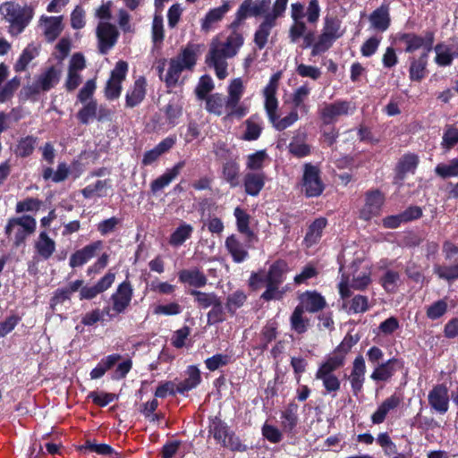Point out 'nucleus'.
Wrapping results in <instances>:
<instances>
[{"label":"nucleus","instance_id":"nucleus-1","mask_svg":"<svg viewBox=\"0 0 458 458\" xmlns=\"http://www.w3.org/2000/svg\"><path fill=\"white\" fill-rule=\"evenodd\" d=\"M243 37L236 32H232L225 39L215 38L212 39L208 52L206 55V63L213 67L219 80L227 77V59L235 56L243 45Z\"/></svg>","mask_w":458,"mask_h":458},{"label":"nucleus","instance_id":"nucleus-2","mask_svg":"<svg viewBox=\"0 0 458 458\" xmlns=\"http://www.w3.org/2000/svg\"><path fill=\"white\" fill-rule=\"evenodd\" d=\"M0 15L7 24L8 33L13 37H17L30 23L34 12L27 4L21 5L14 1H7L0 4Z\"/></svg>","mask_w":458,"mask_h":458},{"label":"nucleus","instance_id":"nucleus-3","mask_svg":"<svg viewBox=\"0 0 458 458\" xmlns=\"http://www.w3.org/2000/svg\"><path fill=\"white\" fill-rule=\"evenodd\" d=\"M196 61L195 49L192 47H187L175 58L171 59L165 75L163 74L164 67L158 66L159 77L165 81L168 87L174 86L178 82L182 72L192 69Z\"/></svg>","mask_w":458,"mask_h":458},{"label":"nucleus","instance_id":"nucleus-4","mask_svg":"<svg viewBox=\"0 0 458 458\" xmlns=\"http://www.w3.org/2000/svg\"><path fill=\"white\" fill-rule=\"evenodd\" d=\"M37 222L30 216H21L11 218L6 226L5 233L8 236L13 234L14 245L20 246L26 238L32 234L36 230Z\"/></svg>","mask_w":458,"mask_h":458},{"label":"nucleus","instance_id":"nucleus-5","mask_svg":"<svg viewBox=\"0 0 458 458\" xmlns=\"http://www.w3.org/2000/svg\"><path fill=\"white\" fill-rule=\"evenodd\" d=\"M355 107L346 100L323 103L318 109V115L326 125L335 123L341 117L352 114Z\"/></svg>","mask_w":458,"mask_h":458},{"label":"nucleus","instance_id":"nucleus-6","mask_svg":"<svg viewBox=\"0 0 458 458\" xmlns=\"http://www.w3.org/2000/svg\"><path fill=\"white\" fill-rule=\"evenodd\" d=\"M128 71V64L123 61L116 63L106 82L105 95L108 99H116L122 91V82L124 81Z\"/></svg>","mask_w":458,"mask_h":458},{"label":"nucleus","instance_id":"nucleus-7","mask_svg":"<svg viewBox=\"0 0 458 458\" xmlns=\"http://www.w3.org/2000/svg\"><path fill=\"white\" fill-rule=\"evenodd\" d=\"M370 272L368 269L353 274L351 283H349L348 278H345L344 276H343L342 280L338 284L341 298L344 300L352 295L350 288L363 290L370 284Z\"/></svg>","mask_w":458,"mask_h":458},{"label":"nucleus","instance_id":"nucleus-8","mask_svg":"<svg viewBox=\"0 0 458 458\" xmlns=\"http://www.w3.org/2000/svg\"><path fill=\"white\" fill-rule=\"evenodd\" d=\"M61 70L51 66L43 72L37 81L29 88L30 94H38L41 91H48L59 81Z\"/></svg>","mask_w":458,"mask_h":458},{"label":"nucleus","instance_id":"nucleus-9","mask_svg":"<svg viewBox=\"0 0 458 458\" xmlns=\"http://www.w3.org/2000/svg\"><path fill=\"white\" fill-rule=\"evenodd\" d=\"M119 33L116 27L109 22L101 21L97 28L98 47L101 54H106L117 41Z\"/></svg>","mask_w":458,"mask_h":458},{"label":"nucleus","instance_id":"nucleus-10","mask_svg":"<svg viewBox=\"0 0 458 458\" xmlns=\"http://www.w3.org/2000/svg\"><path fill=\"white\" fill-rule=\"evenodd\" d=\"M133 295V289L127 280L121 283L111 296L112 310L117 314L123 313L130 305Z\"/></svg>","mask_w":458,"mask_h":458},{"label":"nucleus","instance_id":"nucleus-11","mask_svg":"<svg viewBox=\"0 0 458 458\" xmlns=\"http://www.w3.org/2000/svg\"><path fill=\"white\" fill-rule=\"evenodd\" d=\"M324 185L319 177L318 169L306 165L303 174V191L308 197H317L323 191Z\"/></svg>","mask_w":458,"mask_h":458},{"label":"nucleus","instance_id":"nucleus-12","mask_svg":"<svg viewBox=\"0 0 458 458\" xmlns=\"http://www.w3.org/2000/svg\"><path fill=\"white\" fill-rule=\"evenodd\" d=\"M402 40L405 43V51L412 53L420 48H423V53H429L433 48L435 34L432 31H427L423 36L415 34H404Z\"/></svg>","mask_w":458,"mask_h":458},{"label":"nucleus","instance_id":"nucleus-13","mask_svg":"<svg viewBox=\"0 0 458 458\" xmlns=\"http://www.w3.org/2000/svg\"><path fill=\"white\" fill-rule=\"evenodd\" d=\"M244 85L241 78L233 79L227 88V108L230 113H237V116L242 117L245 115V110L238 106L239 102L243 95Z\"/></svg>","mask_w":458,"mask_h":458},{"label":"nucleus","instance_id":"nucleus-14","mask_svg":"<svg viewBox=\"0 0 458 458\" xmlns=\"http://www.w3.org/2000/svg\"><path fill=\"white\" fill-rule=\"evenodd\" d=\"M428 403L432 410L445 414L449 409L448 388L444 384L436 385L428 394Z\"/></svg>","mask_w":458,"mask_h":458},{"label":"nucleus","instance_id":"nucleus-15","mask_svg":"<svg viewBox=\"0 0 458 458\" xmlns=\"http://www.w3.org/2000/svg\"><path fill=\"white\" fill-rule=\"evenodd\" d=\"M384 196L377 191H368L365 195V203L360 211V217L363 220H369L379 215L384 204Z\"/></svg>","mask_w":458,"mask_h":458},{"label":"nucleus","instance_id":"nucleus-16","mask_svg":"<svg viewBox=\"0 0 458 458\" xmlns=\"http://www.w3.org/2000/svg\"><path fill=\"white\" fill-rule=\"evenodd\" d=\"M284 269V264L276 262L273 264L268 272L253 274L250 278V284L253 288L260 287L263 282H269L273 284H280L283 281V273Z\"/></svg>","mask_w":458,"mask_h":458},{"label":"nucleus","instance_id":"nucleus-17","mask_svg":"<svg viewBox=\"0 0 458 458\" xmlns=\"http://www.w3.org/2000/svg\"><path fill=\"white\" fill-rule=\"evenodd\" d=\"M278 85V75L275 74L270 78L268 84L263 90L265 98V109L269 121L276 120V111L278 107V101L276 98V93Z\"/></svg>","mask_w":458,"mask_h":458},{"label":"nucleus","instance_id":"nucleus-18","mask_svg":"<svg viewBox=\"0 0 458 458\" xmlns=\"http://www.w3.org/2000/svg\"><path fill=\"white\" fill-rule=\"evenodd\" d=\"M250 242V240L248 239L247 242L244 243L234 234L226 238L225 242V249L235 263H242L249 258Z\"/></svg>","mask_w":458,"mask_h":458},{"label":"nucleus","instance_id":"nucleus-19","mask_svg":"<svg viewBox=\"0 0 458 458\" xmlns=\"http://www.w3.org/2000/svg\"><path fill=\"white\" fill-rule=\"evenodd\" d=\"M435 63L438 66H450L454 59L458 57V44L441 42L434 47Z\"/></svg>","mask_w":458,"mask_h":458},{"label":"nucleus","instance_id":"nucleus-20","mask_svg":"<svg viewBox=\"0 0 458 458\" xmlns=\"http://www.w3.org/2000/svg\"><path fill=\"white\" fill-rule=\"evenodd\" d=\"M271 0H244L241 4L238 14L243 19L247 16H259L268 13Z\"/></svg>","mask_w":458,"mask_h":458},{"label":"nucleus","instance_id":"nucleus-21","mask_svg":"<svg viewBox=\"0 0 458 458\" xmlns=\"http://www.w3.org/2000/svg\"><path fill=\"white\" fill-rule=\"evenodd\" d=\"M299 299L298 306L310 313L318 312L327 305L325 298L316 291H307L301 293Z\"/></svg>","mask_w":458,"mask_h":458},{"label":"nucleus","instance_id":"nucleus-22","mask_svg":"<svg viewBox=\"0 0 458 458\" xmlns=\"http://www.w3.org/2000/svg\"><path fill=\"white\" fill-rule=\"evenodd\" d=\"M62 16H41L39 27L49 42L54 41L63 30Z\"/></svg>","mask_w":458,"mask_h":458},{"label":"nucleus","instance_id":"nucleus-23","mask_svg":"<svg viewBox=\"0 0 458 458\" xmlns=\"http://www.w3.org/2000/svg\"><path fill=\"white\" fill-rule=\"evenodd\" d=\"M184 165L185 162L180 161L172 168L166 169V171L162 175L155 179L150 183L151 191L156 194L162 191L164 188L167 187L174 180L177 178Z\"/></svg>","mask_w":458,"mask_h":458},{"label":"nucleus","instance_id":"nucleus-24","mask_svg":"<svg viewBox=\"0 0 458 458\" xmlns=\"http://www.w3.org/2000/svg\"><path fill=\"white\" fill-rule=\"evenodd\" d=\"M101 242L98 241L75 251L70 257L69 265L73 268L82 267L96 255V252L101 248Z\"/></svg>","mask_w":458,"mask_h":458},{"label":"nucleus","instance_id":"nucleus-25","mask_svg":"<svg viewBox=\"0 0 458 458\" xmlns=\"http://www.w3.org/2000/svg\"><path fill=\"white\" fill-rule=\"evenodd\" d=\"M366 365L364 358L360 355L353 361L350 375L351 386L354 394L361 391L365 380Z\"/></svg>","mask_w":458,"mask_h":458},{"label":"nucleus","instance_id":"nucleus-26","mask_svg":"<svg viewBox=\"0 0 458 458\" xmlns=\"http://www.w3.org/2000/svg\"><path fill=\"white\" fill-rule=\"evenodd\" d=\"M401 403V399L396 394H392L380 403L376 411L371 415L373 424H381L385 421L387 414L396 409Z\"/></svg>","mask_w":458,"mask_h":458},{"label":"nucleus","instance_id":"nucleus-27","mask_svg":"<svg viewBox=\"0 0 458 458\" xmlns=\"http://www.w3.org/2000/svg\"><path fill=\"white\" fill-rule=\"evenodd\" d=\"M206 109L208 112L218 116L224 114L237 115V113H230V110L227 108L226 98L218 93L212 94L206 98Z\"/></svg>","mask_w":458,"mask_h":458},{"label":"nucleus","instance_id":"nucleus-28","mask_svg":"<svg viewBox=\"0 0 458 458\" xmlns=\"http://www.w3.org/2000/svg\"><path fill=\"white\" fill-rule=\"evenodd\" d=\"M146 80L144 77L138 78L133 86L126 92V106L128 107H134L138 106L145 98L146 95Z\"/></svg>","mask_w":458,"mask_h":458},{"label":"nucleus","instance_id":"nucleus-29","mask_svg":"<svg viewBox=\"0 0 458 458\" xmlns=\"http://www.w3.org/2000/svg\"><path fill=\"white\" fill-rule=\"evenodd\" d=\"M175 143V139L167 137L159 142L154 148L145 152L142 158L143 165H150L157 161L164 153L167 152Z\"/></svg>","mask_w":458,"mask_h":458},{"label":"nucleus","instance_id":"nucleus-30","mask_svg":"<svg viewBox=\"0 0 458 458\" xmlns=\"http://www.w3.org/2000/svg\"><path fill=\"white\" fill-rule=\"evenodd\" d=\"M179 281L191 286L200 288L207 284V276L197 267L182 269L178 274Z\"/></svg>","mask_w":458,"mask_h":458},{"label":"nucleus","instance_id":"nucleus-31","mask_svg":"<svg viewBox=\"0 0 458 458\" xmlns=\"http://www.w3.org/2000/svg\"><path fill=\"white\" fill-rule=\"evenodd\" d=\"M315 378L322 382L325 388L324 394H331L333 397L336 396L341 387V381L334 373L317 370Z\"/></svg>","mask_w":458,"mask_h":458},{"label":"nucleus","instance_id":"nucleus-32","mask_svg":"<svg viewBox=\"0 0 458 458\" xmlns=\"http://www.w3.org/2000/svg\"><path fill=\"white\" fill-rule=\"evenodd\" d=\"M371 26L378 31H386L390 25L389 9L386 5H381L369 15Z\"/></svg>","mask_w":458,"mask_h":458},{"label":"nucleus","instance_id":"nucleus-33","mask_svg":"<svg viewBox=\"0 0 458 458\" xmlns=\"http://www.w3.org/2000/svg\"><path fill=\"white\" fill-rule=\"evenodd\" d=\"M299 407L296 403H290L281 414V426L286 433H292L298 424Z\"/></svg>","mask_w":458,"mask_h":458},{"label":"nucleus","instance_id":"nucleus-34","mask_svg":"<svg viewBox=\"0 0 458 458\" xmlns=\"http://www.w3.org/2000/svg\"><path fill=\"white\" fill-rule=\"evenodd\" d=\"M200 380L199 369L195 366H190L187 369V377L176 385V391L179 394H183L184 393L197 387L200 383Z\"/></svg>","mask_w":458,"mask_h":458},{"label":"nucleus","instance_id":"nucleus-35","mask_svg":"<svg viewBox=\"0 0 458 458\" xmlns=\"http://www.w3.org/2000/svg\"><path fill=\"white\" fill-rule=\"evenodd\" d=\"M327 219L319 217L316 219L308 228L304 242L307 247H311L317 244L321 237L325 227L327 226Z\"/></svg>","mask_w":458,"mask_h":458},{"label":"nucleus","instance_id":"nucleus-36","mask_svg":"<svg viewBox=\"0 0 458 458\" xmlns=\"http://www.w3.org/2000/svg\"><path fill=\"white\" fill-rule=\"evenodd\" d=\"M35 248L43 259H48L55 250V242L44 231L39 233Z\"/></svg>","mask_w":458,"mask_h":458},{"label":"nucleus","instance_id":"nucleus-37","mask_svg":"<svg viewBox=\"0 0 458 458\" xmlns=\"http://www.w3.org/2000/svg\"><path fill=\"white\" fill-rule=\"evenodd\" d=\"M276 26V21L268 18L267 16L264 17V21L259 26L258 30L254 35V42L256 46L262 49L265 47L268 37L270 35L271 30Z\"/></svg>","mask_w":458,"mask_h":458},{"label":"nucleus","instance_id":"nucleus-38","mask_svg":"<svg viewBox=\"0 0 458 458\" xmlns=\"http://www.w3.org/2000/svg\"><path fill=\"white\" fill-rule=\"evenodd\" d=\"M264 184L265 180L262 173H247L244 176L245 191L250 196H257Z\"/></svg>","mask_w":458,"mask_h":458},{"label":"nucleus","instance_id":"nucleus-39","mask_svg":"<svg viewBox=\"0 0 458 458\" xmlns=\"http://www.w3.org/2000/svg\"><path fill=\"white\" fill-rule=\"evenodd\" d=\"M192 233L193 226L183 222L170 235L168 242L173 247H180L191 237Z\"/></svg>","mask_w":458,"mask_h":458},{"label":"nucleus","instance_id":"nucleus-40","mask_svg":"<svg viewBox=\"0 0 458 458\" xmlns=\"http://www.w3.org/2000/svg\"><path fill=\"white\" fill-rule=\"evenodd\" d=\"M322 32L337 40L344 34V29L342 28V21L336 16L327 15L324 18Z\"/></svg>","mask_w":458,"mask_h":458},{"label":"nucleus","instance_id":"nucleus-41","mask_svg":"<svg viewBox=\"0 0 458 458\" xmlns=\"http://www.w3.org/2000/svg\"><path fill=\"white\" fill-rule=\"evenodd\" d=\"M396 361V359H389L386 362L377 364L370 375V378L374 381H387L394 373V365Z\"/></svg>","mask_w":458,"mask_h":458},{"label":"nucleus","instance_id":"nucleus-42","mask_svg":"<svg viewBox=\"0 0 458 458\" xmlns=\"http://www.w3.org/2000/svg\"><path fill=\"white\" fill-rule=\"evenodd\" d=\"M230 432L231 430L225 421L221 420L217 417L211 420L209 424V434L213 436L218 444L222 445Z\"/></svg>","mask_w":458,"mask_h":458},{"label":"nucleus","instance_id":"nucleus-43","mask_svg":"<svg viewBox=\"0 0 458 458\" xmlns=\"http://www.w3.org/2000/svg\"><path fill=\"white\" fill-rule=\"evenodd\" d=\"M428 57V53H422L418 59H411L409 70L411 81H420L425 77Z\"/></svg>","mask_w":458,"mask_h":458},{"label":"nucleus","instance_id":"nucleus-44","mask_svg":"<svg viewBox=\"0 0 458 458\" xmlns=\"http://www.w3.org/2000/svg\"><path fill=\"white\" fill-rule=\"evenodd\" d=\"M304 310L297 306L290 318L291 328L298 334L305 333L310 326V320L304 315Z\"/></svg>","mask_w":458,"mask_h":458},{"label":"nucleus","instance_id":"nucleus-45","mask_svg":"<svg viewBox=\"0 0 458 458\" xmlns=\"http://www.w3.org/2000/svg\"><path fill=\"white\" fill-rule=\"evenodd\" d=\"M342 307L349 314L363 313L369 309V301L366 296L358 294L351 301H346V299H344Z\"/></svg>","mask_w":458,"mask_h":458},{"label":"nucleus","instance_id":"nucleus-46","mask_svg":"<svg viewBox=\"0 0 458 458\" xmlns=\"http://www.w3.org/2000/svg\"><path fill=\"white\" fill-rule=\"evenodd\" d=\"M111 188L109 180H98L93 184H89L82 191L81 193L84 198L91 199L95 196L104 197L106 195V191Z\"/></svg>","mask_w":458,"mask_h":458},{"label":"nucleus","instance_id":"nucleus-47","mask_svg":"<svg viewBox=\"0 0 458 458\" xmlns=\"http://www.w3.org/2000/svg\"><path fill=\"white\" fill-rule=\"evenodd\" d=\"M121 359L119 354H111L102 359L90 372L91 379H98Z\"/></svg>","mask_w":458,"mask_h":458},{"label":"nucleus","instance_id":"nucleus-48","mask_svg":"<svg viewBox=\"0 0 458 458\" xmlns=\"http://www.w3.org/2000/svg\"><path fill=\"white\" fill-rule=\"evenodd\" d=\"M190 294L194 296L197 306L200 309H208L215 305L220 299L214 293H204L191 290Z\"/></svg>","mask_w":458,"mask_h":458},{"label":"nucleus","instance_id":"nucleus-49","mask_svg":"<svg viewBox=\"0 0 458 458\" xmlns=\"http://www.w3.org/2000/svg\"><path fill=\"white\" fill-rule=\"evenodd\" d=\"M234 216L236 218L238 231L246 235L250 241V238L253 237V232L249 227L250 216L238 207L234 209Z\"/></svg>","mask_w":458,"mask_h":458},{"label":"nucleus","instance_id":"nucleus-50","mask_svg":"<svg viewBox=\"0 0 458 458\" xmlns=\"http://www.w3.org/2000/svg\"><path fill=\"white\" fill-rule=\"evenodd\" d=\"M344 358L345 356L344 354L335 350L331 356L320 364L318 370L334 373L335 370L340 369L344 365Z\"/></svg>","mask_w":458,"mask_h":458},{"label":"nucleus","instance_id":"nucleus-51","mask_svg":"<svg viewBox=\"0 0 458 458\" xmlns=\"http://www.w3.org/2000/svg\"><path fill=\"white\" fill-rule=\"evenodd\" d=\"M310 88L307 85H301L297 88L292 96V102L294 108H299L304 112L308 111V106L305 105V100L310 94Z\"/></svg>","mask_w":458,"mask_h":458},{"label":"nucleus","instance_id":"nucleus-52","mask_svg":"<svg viewBox=\"0 0 458 458\" xmlns=\"http://www.w3.org/2000/svg\"><path fill=\"white\" fill-rule=\"evenodd\" d=\"M435 173L443 179L458 176V157L448 163H440L435 168Z\"/></svg>","mask_w":458,"mask_h":458},{"label":"nucleus","instance_id":"nucleus-53","mask_svg":"<svg viewBox=\"0 0 458 458\" xmlns=\"http://www.w3.org/2000/svg\"><path fill=\"white\" fill-rule=\"evenodd\" d=\"M261 120L258 116H252L246 121V131L244 133V139L247 140H257L261 132Z\"/></svg>","mask_w":458,"mask_h":458},{"label":"nucleus","instance_id":"nucleus-54","mask_svg":"<svg viewBox=\"0 0 458 458\" xmlns=\"http://www.w3.org/2000/svg\"><path fill=\"white\" fill-rule=\"evenodd\" d=\"M335 41H336L335 38L325 34L324 32H321L318 38V40L312 46L311 55L316 56L325 53L333 46Z\"/></svg>","mask_w":458,"mask_h":458},{"label":"nucleus","instance_id":"nucleus-55","mask_svg":"<svg viewBox=\"0 0 458 458\" xmlns=\"http://www.w3.org/2000/svg\"><path fill=\"white\" fill-rule=\"evenodd\" d=\"M228 10H229V7L226 4H223L222 6H219V7L210 10L207 13V15L203 21L202 29L208 30L210 25L213 24L214 22L220 21L224 17V15L228 12Z\"/></svg>","mask_w":458,"mask_h":458},{"label":"nucleus","instance_id":"nucleus-56","mask_svg":"<svg viewBox=\"0 0 458 458\" xmlns=\"http://www.w3.org/2000/svg\"><path fill=\"white\" fill-rule=\"evenodd\" d=\"M239 165L234 161H227L223 166L224 178L232 187L238 185Z\"/></svg>","mask_w":458,"mask_h":458},{"label":"nucleus","instance_id":"nucleus-57","mask_svg":"<svg viewBox=\"0 0 458 458\" xmlns=\"http://www.w3.org/2000/svg\"><path fill=\"white\" fill-rule=\"evenodd\" d=\"M380 282L386 292L393 293L395 291L400 282V275L396 271L386 270L381 277Z\"/></svg>","mask_w":458,"mask_h":458},{"label":"nucleus","instance_id":"nucleus-58","mask_svg":"<svg viewBox=\"0 0 458 458\" xmlns=\"http://www.w3.org/2000/svg\"><path fill=\"white\" fill-rule=\"evenodd\" d=\"M304 134L293 138L289 145L290 152L298 157H302L310 153V147L303 141Z\"/></svg>","mask_w":458,"mask_h":458},{"label":"nucleus","instance_id":"nucleus-59","mask_svg":"<svg viewBox=\"0 0 458 458\" xmlns=\"http://www.w3.org/2000/svg\"><path fill=\"white\" fill-rule=\"evenodd\" d=\"M434 272L441 279L454 281L458 278V263L451 266H435Z\"/></svg>","mask_w":458,"mask_h":458},{"label":"nucleus","instance_id":"nucleus-60","mask_svg":"<svg viewBox=\"0 0 458 458\" xmlns=\"http://www.w3.org/2000/svg\"><path fill=\"white\" fill-rule=\"evenodd\" d=\"M98 104L95 100L87 102L79 111L78 118L81 123L87 124L91 119L97 116Z\"/></svg>","mask_w":458,"mask_h":458},{"label":"nucleus","instance_id":"nucleus-61","mask_svg":"<svg viewBox=\"0 0 458 458\" xmlns=\"http://www.w3.org/2000/svg\"><path fill=\"white\" fill-rule=\"evenodd\" d=\"M458 143V128L449 125L445 130L442 138V147L447 150L451 149L455 144Z\"/></svg>","mask_w":458,"mask_h":458},{"label":"nucleus","instance_id":"nucleus-62","mask_svg":"<svg viewBox=\"0 0 458 458\" xmlns=\"http://www.w3.org/2000/svg\"><path fill=\"white\" fill-rule=\"evenodd\" d=\"M267 158V155L265 150H259L252 153L247 157V168L250 170H260Z\"/></svg>","mask_w":458,"mask_h":458},{"label":"nucleus","instance_id":"nucleus-63","mask_svg":"<svg viewBox=\"0 0 458 458\" xmlns=\"http://www.w3.org/2000/svg\"><path fill=\"white\" fill-rule=\"evenodd\" d=\"M214 89L213 80L208 75H203L196 88V94L199 99H205L208 94Z\"/></svg>","mask_w":458,"mask_h":458},{"label":"nucleus","instance_id":"nucleus-64","mask_svg":"<svg viewBox=\"0 0 458 458\" xmlns=\"http://www.w3.org/2000/svg\"><path fill=\"white\" fill-rule=\"evenodd\" d=\"M36 139L32 136H27L21 139L16 148V154L20 157H27L30 156L35 147Z\"/></svg>","mask_w":458,"mask_h":458}]
</instances>
